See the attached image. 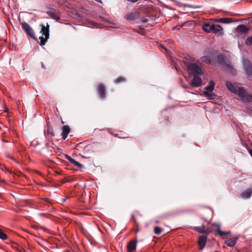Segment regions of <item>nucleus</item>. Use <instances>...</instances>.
<instances>
[{
	"instance_id": "nucleus-1",
	"label": "nucleus",
	"mask_w": 252,
	"mask_h": 252,
	"mask_svg": "<svg viewBox=\"0 0 252 252\" xmlns=\"http://www.w3.org/2000/svg\"><path fill=\"white\" fill-rule=\"evenodd\" d=\"M195 59L190 56L184 58V63L187 67V70L189 74L202 75L203 72L200 67L196 63Z\"/></svg>"
},
{
	"instance_id": "nucleus-2",
	"label": "nucleus",
	"mask_w": 252,
	"mask_h": 252,
	"mask_svg": "<svg viewBox=\"0 0 252 252\" xmlns=\"http://www.w3.org/2000/svg\"><path fill=\"white\" fill-rule=\"evenodd\" d=\"M49 25L47 23L46 26H42L40 32L42 35L39 38L40 39V45H45L49 37Z\"/></svg>"
},
{
	"instance_id": "nucleus-3",
	"label": "nucleus",
	"mask_w": 252,
	"mask_h": 252,
	"mask_svg": "<svg viewBox=\"0 0 252 252\" xmlns=\"http://www.w3.org/2000/svg\"><path fill=\"white\" fill-rule=\"evenodd\" d=\"M237 93L243 102L248 103L252 102V95L248 94L244 88L239 87Z\"/></svg>"
},
{
	"instance_id": "nucleus-4",
	"label": "nucleus",
	"mask_w": 252,
	"mask_h": 252,
	"mask_svg": "<svg viewBox=\"0 0 252 252\" xmlns=\"http://www.w3.org/2000/svg\"><path fill=\"white\" fill-rule=\"evenodd\" d=\"M243 66L244 71L248 78L252 77V64L247 59L243 60Z\"/></svg>"
},
{
	"instance_id": "nucleus-5",
	"label": "nucleus",
	"mask_w": 252,
	"mask_h": 252,
	"mask_svg": "<svg viewBox=\"0 0 252 252\" xmlns=\"http://www.w3.org/2000/svg\"><path fill=\"white\" fill-rule=\"evenodd\" d=\"M21 25L23 30L26 32L28 35L30 36L32 38L36 40V36L32 29L28 23L24 22L21 23Z\"/></svg>"
},
{
	"instance_id": "nucleus-6",
	"label": "nucleus",
	"mask_w": 252,
	"mask_h": 252,
	"mask_svg": "<svg viewBox=\"0 0 252 252\" xmlns=\"http://www.w3.org/2000/svg\"><path fill=\"white\" fill-rule=\"evenodd\" d=\"M96 91L101 99H104L106 97V87L104 84L99 83L96 87Z\"/></svg>"
},
{
	"instance_id": "nucleus-7",
	"label": "nucleus",
	"mask_w": 252,
	"mask_h": 252,
	"mask_svg": "<svg viewBox=\"0 0 252 252\" xmlns=\"http://www.w3.org/2000/svg\"><path fill=\"white\" fill-rule=\"evenodd\" d=\"M215 83L212 80L210 81L208 86L205 88L204 91V94L206 97H210L211 95L210 93L212 92L214 89Z\"/></svg>"
},
{
	"instance_id": "nucleus-8",
	"label": "nucleus",
	"mask_w": 252,
	"mask_h": 252,
	"mask_svg": "<svg viewBox=\"0 0 252 252\" xmlns=\"http://www.w3.org/2000/svg\"><path fill=\"white\" fill-rule=\"evenodd\" d=\"M199 75L194 74L193 78L190 82V85L193 87H198L202 85V80L198 76Z\"/></svg>"
},
{
	"instance_id": "nucleus-9",
	"label": "nucleus",
	"mask_w": 252,
	"mask_h": 252,
	"mask_svg": "<svg viewBox=\"0 0 252 252\" xmlns=\"http://www.w3.org/2000/svg\"><path fill=\"white\" fill-rule=\"evenodd\" d=\"M38 203L41 207L45 208H48L52 205L51 200L48 198H40Z\"/></svg>"
},
{
	"instance_id": "nucleus-10",
	"label": "nucleus",
	"mask_w": 252,
	"mask_h": 252,
	"mask_svg": "<svg viewBox=\"0 0 252 252\" xmlns=\"http://www.w3.org/2000/svg\"><path fill=\"white\" fill-rule=\"evenodd\" d=\"M236 31L238 33L245 35L248 33L249 28L244 25H240L236 28Z\"/></svg>"
},
{
	"instance_id": "nucleus-11",
	"label": "nucleus",
	"mask_w": 252,
	"mask_h": 252,
	"mask_svg": "<svg viewBox=\"0 0 252 252\" xmlns=\"http://www.w3.org/2000/svg\"><path fill=\"white\" fill-rule=\"evenodd\" d=\"M61 129L62 131V138L63 140H65L67 138L69 133L70 132V128L68 126L64 125L61 127Z\"/></svg>"
},
{
	"instance_id": "nucleus-12",
	"label": "nucleus",
	"mask_w": 252,
	"mask_h": 252,
	"mask_svg": "<svg viewBox=\"0 0 252 252\" xmlns=\"http://www.w3.org/2000/svg\"><path fill=\"white\" fill-rule=\"evenodd\" d=\"M212 32L217 35H222L223 33V28L220 25L214 24Z\"/></svg>"
},
{
	"instance_id": "nucleus-13",
	"label": "nucleus",
	"mask_w": 252,
	"mask_h": 252,
	"mask_svg": "<svg viewBox=\"0 0 252 252\" xmlns=\"http://www.w3.org/2000/svg\"><path fill=\"white\" fill-rule=\"evenodd\" d=\"M139 17V13L137 12H134L126 15L125 16V18L130 22L137 19Z\"/></svg>"
},
{
	"instance_id": "nucleus-14",
	"label": "nucleus",
	"mask_w": 252,
	"mask_h": 252,
	"mask_svg": "<svg viewBox=\"0 0 252 252\" xmlns=\"http://www.w3.org/2000/svg\"><path fill=\"white\" fill-rule=\"evenodd\" d=\"M226 85L227 88L230 92H231L233 93H235V94L237 93L238 88H239L236 84H235L234 83H232L229 82H227L226 83Z\"/></svg>"
},
{
	"instance_id": "nucleus-15",
	"label": "nucleus",
	"mask_w": 252,
	"mask_h": 252,
	"mask_svg": "<svg viewBox=\"0 0 252 252\" xmlns=\"http://www.w3.org/2000/svg\"><path fill=\"white\" fill-rule=\"evenodd\" d=\"M47 14L52 19L59 21L60 20V16L57 14L56 11L54 8H51L47 12Z\"/></svg>"
},
{
	"instance_id": "nucleus-16",
	"label": "nucleus",
	"mask_w": 252,
	"mask_h": 252,
	"mask_svg": "<svg viewBox=\"0 0 252 252\" xmlns=\"http://www.w3.org/2000/svg\"><path fill=\"white\" fill-rule=\"evenodd\" d=\"M207 241V236L202 235L201 236L198 240V245L199 250H202L205 246Z\"/></svg>"
},
{
	"instance_id": "nucleus-17",
	"label": "nucleus",
	"mask_w": 252,
	"mask_h": 252,
	"mask_svg": "<svg viewBox=\"0 0 252 252\" xmlns=\"http://www.w3.org/2000/svg\"><path fill=\"white\" fill-rule=\"evenodd\" d=\"M136 241L131 240L130 241L127 246V252H133L136 249Z\"/></svg>"
},
{
	"instance_id": "nucleus-18",
	"label": "nucleus",
	"mask_w": 252,
	"mask_h": 252,
	"mask_svg": "<svg viewBox=\"0 0 252 252\" xmlns=\"http://www.w3.org/2000/svg\"><path fill=\"white\" fill-rule=\"evenodd\" d=\"M237 240L236 237L229 238L225 240L224 244L228 247H232L236 244Z\"/></svg>"
},
{
	"instance_id": "nucleus-19",
	"label": "nucleus",
	"mask_w": 252,
	"mask_h": 252,
	"mask_svg": "<svg viewBox=\"0 0 252 252\" xmlns=\"http://www.w3.org/2000/svg\"><path fill=\"white\" fill-rule=\"evenodd\" d=\"M65 157L67 160H68L70 163H72L74 166L79 168L83 167V165L82 164L72 158L70 156L67 155H65Z\"/></svg>"
},
{
	"instance_id": "nucleus-20",
	"label": "nucleus",
	"mask_w": 252,
	"mask_h": 252,
	"mask_svg": "<svg viewBox=\"0 0 252 252\" xmlns=\"http://www.w3.org/2000/svg\"><path fill=\"white\" fill-rule=\"evenodd\" d=\"M214 24H210L209 23H205L202 26V29L206 32L210 33L212 32V29Z\"/></svg>"
},
{
	"instance_id": "nucleus-21",
	"label": "nucleus",
	"mask_w": 252,
	"mask_h": 252,
	"mask_svg": "<svg viewBox=\"0 0 252 252\" xmlns=\"http://www.w3.org/2000/svg\"><path fill=\"white\" fill-rule=\"evenodd\" d=\"M45 134L48 137H52L55 135L53 127L51 126L48 125Z\"/></svg>"
},
{
	"instance_id": "nucleus-22",
	"label": "nucleus",
	"mask_w": 252,
	"mask_h": 252,
	"mask_svg": "<svg viewBox=\"0 0 252 252\" xmlns=\"http://www.w3.org/2000/svg\"><path fill=\"white\" fill-rule=\"evenodd\" d=\"M252 193V190L251 188H248L245 190H244L242 193L241 196L246 198H250Z\"/></svg>"
},
{
	"instance_id": "nucleus-23",
	"label": "nucleus",
	"mask_w": 252,
	"mask_h": 252,
	"mask_svg": "<svg viewBox=\"0 0 252 252\" xmlns=\"http://www.w3.org/2000/svg\"><path fill=\"white\" fill-rule=\"evenodd\" d=\"M0 239L2 241H5L8 239V236L5 231L0 228Z\"/></svg>"
},
{
	"instance_id": "nucleus-24",
	"label": "nucleus",
	"mask_w": 252,
	"mask_h": 252,
	"mask_svg": "<svg viewBox=\"0 0 252 252\" xmlns=\"http://www.w3.org/2000/svg\"><path fill=\"white\" fill-rule=\"evenodd\" d=\"M194 229L200 233H205L206 232V227L204 225L195 227Z\"/></svg>"
},
{
	"instance_id": "nucleus-25",
	"label": "nucleus",
	"mask_w": 252,
	"mask_h": 252,
	"mask_svg": "<svg viewBox=\"0 0 252 252\" xmlns=\"http://www.w3.org/2000/svg\"><path fill=\"white\" fill-rule=\"evenodd\" d=\"M201 59L203 62H204L207 64H211V59L210 57L208 56H204L202 57Z\"/></svg>"
},
{
	"instance_id": "nucleus-26",
	"label": "nucleus",
	"mask_w": 252,
	"mask_h": 252,
	"mask_svg": "<svg viewBox=\"0 0 252 252\" xmlns=\"http://www.w3.org/2000/svg\"><path fill=\"white\" fill-rule=\"evenodd\" d=\"M126 80V79L123 76H119L117 78H116L114 82L115 84H120L124 83Z\"/></svg>"
},
{
	"instance_id": "nucleus-27",
	"label": "nucleus",
	"mask_w": 252,
	"mask_h": 252,
	"mask_svg": "<svg viewBox=\"0 0 252 252\" xmlns=\"http://www.w3.org/2000/svg\"><path fill=\"white\" fill-rule=\"evenodd\" d=\"M231 19L229 18H222L218 20V22L222 23L227 24L231 22Z\"/></svg>"
},
{
	"instance_id": "nucleus-28",
	"label": "nucleus",
	"mask_w": 252,
	"mask_h": 252,
	"mask_svg": "<svg viewBox=\"0 0 252 252\" xmlns=\"http://www.w3.org/2000/svg\"><path fill=\"white\" fill-rule=\"evenodd\" d=\"M217 232H218V234L220 236H223L225 235H226L228 233V232H223V231H221L220 230V226L219 225L217 229Z\"/></svg>"
},
{
	"instance_id": "nucleus-29",
	"label": "nucleus",
	"mask_w": 252,
	"mask_h": 252,
	"mask_svg": "<svg viewBox=\"0 0 252 252\" xmlns=\"http://www.w3.org/2000/svg\"><path fill=\"white\" fill-rule=\"evenodd\" d=\"M218 62L220 64H223L225 61L224 56L222 55H219L217 57Z\"/></svg>"
},
{
	"instance_id": "nucleus-30",
	"label": "nucleus",
	"mask_w": 252,
	"mask_h": 252,
	"mask_svg": "<svg viewBox=\"0 0 252 252\" xmlns=\"http://www.w3.org/2000/svg\"><path fill=\"white\" fill-rule=\"evenodd\" d=\"M163 230V229L160 228L159 226H156L154 228V233L157 235L160 234L162 231Z\"/></svg>"
},
{
	"instance_id": "nucleus-31",
	"label": "nucleus",
	"mask_w": 252,
	"mask_h": 252,
	"mask_svg": "<svg viewBox=\"0 0 252 252\" xmlns=\"http://www.w3.org/2000/svg\"><path fill=\"white\" fill-rule=\"evenodd\" d=\"M246 44L249 46L252 45V35L246 39Z\"/></svg>"
},
{
	"instance_id": "nucleus-32",
	"label": "nucleus",
	"mask_w": 252,
	"mask_h": 252,
	"mask_svg": "<svg viewBox=\"0 0 252 252\" xmlns=\"http://www.w3.org/2000/svg\"><path fill=\"white\" fill-rule=\"evenodd\" d=\"M141 21L143 23H146L148 21V20L147 18H142L141 19Z\"/></svg>"
},
{
	"instance_id": "nucleus-33",
	"label": "nucleus",
	"mask_w": 252,
	"mask_h": 252,
	"mask_svg": "<svg viewBox=\"0 0 252 252\" xmlns=\"http://www.w3.org/2000/svg\"><path fill=\"white\" fill-rule=\"evenodd\" d=\"M115 137H119V138H126V137H127V136H123V137H120V136H119L118 134H112Z\"/></svg>"
},
{
	"instance_id": "nucleus-34",
	"label": "nucleus",
	"mask_w": 252,
	"mask_h": 252,
	"mask_svg": "<svg viewBox=\"0 0 252 252\" xmlns=\"http://www.w3.org/2000/svg\"><path fill=\"white\" fill-rule=\"evenodd\" d=\"M39 215L42 216H45V217H47L48 216H49V214H44V213H40L39 214Z\"/></svg>"
},
{
	"instance_id": "nucleus-35",
	"label": "nucleus",
	"mask_w": 252,
	"mask_h": 252,
	"mask_svg": "<svg viewBox=\"0 0 252 252\" xmlns=\"http://www.w3.org/2000/svg\"><path fill=\"white\" fill-rule=\"evenodd\" d=\"M249 153L250 154L251 156L252 157V149H250L249 150Z\"/></svg>"
},
{
	"instance_id": "nucleus-36",
	"label": "nucleus",
	"mask_w": 252,
	"mask_h": 252,
	"mask_svg": "<svg viewBox=\"0 0 252 252\" xmlns=\"http://www.w3.org/2000/svg\"><path fill=\"white\" fill-rule=\"evenodd\" d=\"M95 1L98 2L99 3H102L101 0H94Z\"/></svg>"
},
{
	"instance_id": "nucleus-37",
	"label": "nucleus",
	"mask_w": 252,
	"mask_h": 252,
	"mask_svg": "<svg viewBox=\"0 0 252 252\" xmlns=\"http://www.w3.org/2000/svg\"><path fill=\"white\" fill-rule=\"evenodd\" d=\"M41 65L43 68H45V67L44 66V65L43 63H42Z\"/></svg>"
},
{
	"instance_id": "nucleus-38",
	"label": "nucleus",
	"mask_w": 252,
	"mask_h": 252,
	"mask_svg": "<svg viewBox=\"0 0 252 252\" xmlns=\"http://www.w3.org/2000/svg\"><path fill=\"white\" fill-rule=\"evenodd\" d=\"M66 198L64 199H63V202H65V200H66Z\"/></svg>"
},
{
	"instance_id": "nucleus-39",
	"label": "nucleus",
	"mask_w": 252,
	"mask_h": 252,
	"mask_svg": "<svg viewBox=\"0 0 252 252\" xmlns=\"http://www.w3.org/2000/svg\"><path fill=\"white\" fill-rule=\"evenodd\" d=\"M161 46V47H162L163 49H164V50H166V49H165V48L163 46Z\"/></svg>"
},
{
	"instance_id": "nucleus-40",
	"label": "nucleus",
	"mask_w": 252,
	"mask_h": 252,
	"mask_svg": "<svg viewBox=\"0 0 252 252\" xmlns=\"http://www.w3.org/2000/svg\"><path fill=\"white\" fill-rule=\"evenodd\" d=\"M156 223H158L159 222V221L158 220H156Z\"/></svg>"
},
{
	"instance_id": "nucleus-41",
	"label": "nucleus",
	"mask_w": 252,
	"mask_h": 252,
	"mask_svg": "<svg viewBox=\"0 0 252 252\" xmlns=\"http://www.w3.org/2000/svg\"><path fill=\"white\" fill-rule=\"evenodd\" d=\"M215 252H217V251Z\"/></svg>"
}]
</instances>
